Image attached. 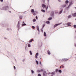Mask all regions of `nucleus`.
I'll list each match as a JSON object with an SVG mask.
<instances>
[{
  "mask_svg": "<svg viewBox=\"0 0 76 76\" xmlns=\"http://www.w3.org/2000/svg\"><path fill=\"white\" fill-rule=\"evenodd\" d=\"M42 7H43L44 9L45 8V9H46V10H48V6H47L46 5H45V4H42Z\"/></svg>",
  "mask_w": 76,
  "mask_h": 76,
  "instance_id": "f257e3e1",
  "label": "nucleus"
},
{
  "mask_svg": "<svg viewBox=\"0 0 76 76\" xmlns=\"http://www.w3.org/2000/svg\"><path fill=\"white\" fill-rule=\"evenodd\" d=\"M73 4V3L72 2H69V4L68 7H66V9H69L70 7L71 6H72V5Z\"/></svg>",
  "mask_w": 76,
  "mask_h": 76,
  "instance_id": "f03ea898",
  "label": "nucleus"
},
{
  "mask_svg": "<svg viewBox=\"0 0 76 76\" xmlns=\"http://www.w3.org/2000/svg\"><path fill=\"white\" fill-rule=\"evenodd\" d=\"M8 9H9V7H3L2 10H7Z\"/></svg>",
  "mask_w": 76,
  "mask_h": 76,
  "instance_id": "7ed1b4c3",
  "label": "nucleus"
},
{
  "mask_svg": "<svg viewBox=\"0 0 76 76\" xmlns=\"http://www.w3.org/2000/svg\"><path fill=\"white\" fill-rule=\"evenodd\" d=\"M62 24V23H59L58 24H56L54 26V27L56 28V27L57 26H58V25H61V24Z\"/></svg>",
  "mask_w": 76,
  "mask_h": 76,
  "instance_id": "20e7f679",
  "label": "nucleus"
},
{
  "mask_svg": "<svg viewBox=\"0 0 76 76\" xmlns=\"http://www.w3.org/2000/svg\"><path fill=\"white\" fill-rule=\"evenodd\" d=\"M20 21H18L17 26V27L18 28H20Z\"/></svg>",
  "mask_w": 76,
  "mask_h": 76,
  "instance_id": "39448f33",
  "label": "nucleus"
},
{
  "mask_svg": "<svg viewBox=\"0 0 76 76\" xmlns=\"http://www.w3.org/2000/svg\"><path fill=\"white\" fill-rule=\"evenodd\" d=\"M39 55V53H36L35 56V58H38V56Z\"/></svg>",
  "mask_w": 76,
  "mask_h": 76,
  "instance_id": "423d86ee",
  "label": "nucleus"
},
{
  "mask_svg": "<svg viewBox=\"0 0 76 76\" xmlns=\"http://www.w3.org/2000/svg\"><path fill=\"white\" fill-rule=\"evenodd\" d=\"M47 74L46 72H43V76H47Z\"/></svg>",
  "mask_w": 76,
  "mask_h": 76,
  "instance_id": "0eeeda50",
  "label": "nucleus"
},
{
  "mask_svg": "<svg viewBox=\"0 0 76 76\" xmlns=\"http://www.w3.org/2000/svg\"><path fill=\"white\" fill-rule=\"evenodd\" d=\"M72 23L70 22H68L67 23V25L68 26H71V24Z\"/></svg>",
  "mask_w": 76,
  "mask_h": 76,
  "instance_id": "6e6552de",
  "label": "nucleus"
},
{
  "mask_svg": "<svg viewBox=\"0 0 76 76\" xmlns=\"http://www.w3.org/2000/svg\"><path fill=\"white\" fill-rule=\"evenodd\" d=\"M72 16L74 17H76V13H74L72 14Z\"/></svg>",
  "mask_w": 76,
  "mask_h": 76,
  "instance_id": "1a4fd4ad",
  "label": "nucleus"
},
{
  "mask_svg": "<svg viewBox=\"0 0 76 76\" xmlns=\"http://www.w3.org/2000/svg\"><path fill=\"white\" fill-rule=\"evenodd\" d=\"M43 71V70L42 69L41 70H37V72L38 73H39V72H42V71Z\"/></svg>",
  "mask_w": 76,
  "mask_h": 76,
  "instance_id": "9d476101",
  "label": "nucleus"
},
{
  "mask_svg": "<svg viewBox=\"0 0 76 76\" xmlns=\"http://www.w3.org/2000/svg\"><path fill=\"white\" fill-rule=\"evenodd\" d=\"M31 13H34V12H35V11H34V9H31Z\"/></svg>",
  "mask_w": 76,
  "mask_h": 76,
  "instance_id": "9b49d317",
  "label": "nucleus"
},
{
  "mask_svg": "<svg viewBox=\"0 0 76 76\" xmlns=\"http://www.w3.org/2000/svg\"><path fill=\"white\" fill-rule=\"evenodd\" d=\"M36 28H37V31H39V26H36Z\"/></svg>",
  "mask_w": 76,
  "mask_h": 76,
  "instance_id": "f8f14e48",
  "label": "nucleus"
},
{
  "mask_svg": "<svg viewBox=\"0 0 76 76\" xmlns=\"http://www.w3.org/2000/svg\"><path fill=\"white\" fill-rule=\"evenodd\" d=\"M62 12H63V10H62L61 11H60L59 12L58 14H59V15H60V14H61L62 13Z\"/></svg>",
  "mask_w": 76,
  "mask_h": 76,
  "instance_id": "ddd939ff",
  "label": "nucleus"
},
{
  "mask_svg": "<svg viewBox=\"0 0 76 76\" xmlns=\"http://www.w3.org/2000/svg\"><path fill=\"white\" fill-rule=\"evenodd\" d=\"M54 12L53 11H52L51 12V15H52V16H53V15H54Z\"/></svg>",
  "mask_w": 76,
  "mask_h": 76,
  "instance_id": "4468645a",
  "label": "nucleus"
},
{
  "mask_svg": "<svg viewBox=\"0 0 76 76\" xmlns=\"http://www.w3.org/2000/svg\"><path fill=\"white\" fill-rule=\"evenodd\" d=\"M69 3V1H68V0L66 1L65 2V4H68V3Z\"/></svg>",
  "mask_w": 76,
  "mask_h": 76,
  "instance_id": "2eb2a0df",
  "label": "nucleus"
},
{
  "mask_svg": "<svg viewBox=\"0 0 76 76\" xmlns=\"http://www.w3.org/2000/svg\"><path fill=\"white\" fill-rule=\"evenodd\" d=\"M36 19L34 18L33 20L32 21L33 22H36Z\"/></svg>",
  "mask_w": 76,
  "mask_h": 76,
  "instance_id": "dca6fc26",
  "label": "nucleus"
},
{
  "mask_svg": "<svg viewBox=\"0 0 76 76\" xmlns=\"http://www.w3.org/2000/svg\"><path fill=\"white\" fill-rule=\"evenodd\" d=\"M71 17H72V15H69L68 16V19H69V18H71Z\"/></svg>",
  "mask_w": 76,
  "mask_h": 76,
  "instance_id": "f3484780",
  "label": "nucleus"
},
{
  "mask_svg": "<svg viewBox=\"0 0 76 76\" xmlns=\"http://www.w3.org/2000/svg\"><path fill=\"white\" fill-rule=\"evenodd\" d=\"M48 53L49 55H50V54H51V53H50V52L49 50L48 51Z\"/></svg>",
  "mask_w": 76,
  "mask_h": 76,
  "instance_id": "a211bd4d",
  "label": "nucleus"
},
{
  "mask_svg": "<svg viewBox=\"0 0 76 76\" xmlns=\"http://www.w3.org/2000/svg\"><path fill=\"white\" fill-rule=\"evenodd\" d=\"M62 60H63V61H67V60L68 59H67L66 58H64V59H63Z\"/></svg>",
  "mask_w": 76,
  "mask_h": 76,
  "instance_id": "6ab92c4d",
  "label": "nucleus"
},
{
  "mask_svg": "<svg viewBox=\"0 0 76 76\" xmlns=\"http://www.w3.org/2000/svg\"><path fill=\"white\" fill-rule=\"evenodd\" d=\"M46 23H47V24H50V21H46Z\"/></svg>",
  "mask_w": 76,
  "mask_h": 76,
  "instance_id": "aec40b11",
  "label": "nucleus"
},
{
  "mask_svg": "<svg viewBox=\"0 0 76 76\" xmlns=\"http://www.w3.org/2000/svg\"><path fill=\"white\" fill-rule=\"evenodd\" d=\"M55 72H52L51 73V74L53 75H55Z\"/></svg>",
  "mask_w": 76,
  "mask_h": 76,
  "instance_id": "412c9836",
  "label": "nucleus"
},
{
  "mask_svg": "<svg viewBox=\"0 0 76 76\" xmlns=\"http://www.w3.org/2000/svg\"><path fill=\"white\" fill-rule=\"evenodd\" d=\"M36 62L37 65H38V64H39V63H38V61H37V60H36Z\"/></svg>",
  "mask_w": 76,
  "mask_h": 76,
  "instance_id": "4be33fe9",
  "label": "nucleus"
},
{
  "mask_svg": "<svg viewBox=\"0 0 76 76\" xmlns=\"http://www.w3.org/2000/svg\"><path fill=\"white\" fill-rule=\"evenodd\" d=\"M66 6H67V5L66 4H65L63 5V7H66Z\"/></svg>",
  "mask_w": 76,
  "mask_h": 76,
  "instance_id": "5701e85b",
  "label": "nucleus"
},
{
  "mask_svg": "<svg viewBox=\"0 0 76 76\" xmlns=\"http://www.w3.org/2000/svg\"><path fill=\"white\" fill-rule=\"evenodd\" d=\"M47 36V35L46 34V33H45V32H44V37H46Z\"/></svg>",
  "mask_w": 76,
  "mask_h": 76,
  "instance_id": "b1692460",
  "label": "nucleus"
},
{
  "mask_svg": "<svg viewBox=\"0 0 76 76\" xmlns=\"http://www.w3.org/2000/svg\"><path fill=\"white\" fill-rule=\"evenodd\" d=\"M58 69H55V72H58Z\"/></svg>",
  "mask_w": 76,
  "mask_h": 76,
  "instance_id": "393cba45",
  "label": "nucleus"
},
{
  "mask_svg": "<svg viewBox=\"0 0 76 76\" xmlns=\"http://www.w3.org/2000/svg\"><path fill=\"white\" fill-rule=\"evenodd\" d=\"M30 55H32V51H31L30 50Z\"/></svg>",
  "mask_w": 76,
  "mask_h": 76,
  "instance_id": "a878e982",
  "label": "nucleus"
},
{
  "mask_svg": "<svg viewBox=\"0 0 76 76\" xmlns=\"http://www.w3.org/2000/svg\"><path fill=\"white\" fill-rule=\"evenodd\" d=\"M52 19V18L51 17L49 18H48L49 20H51Z\"/></svg>",
  "mask_w": 76,
  "mask_h": 76,
  "instance_id": "bb28decb",
  "label": "nucleus"
},
{
  "mask_svg": "<svg viewBox=\"0 0 76 76\" xmlns=\"http://www.w3.org/2000/svg\"><path fill=\"white\" fill-rule=\"evenodd\" d=\"M58 72H59V73H61V72H62V71H61V70H59L58 71Z\"/></svg>",
  "mask_w": 76,
  "mask_h": 76,
  "instance_id": "cd10ccee",
  "label": "nucleus"
},
{
  "mask_svg": "<svg viewBox=\"0 0 76 76\" xmlns=\"http://www.w3.org/2000/svg\"><path fill=\"white\" fill-rule=\"evenodd\" d=\"M41 11H42V12H43V13H45V10H41Z\"/></svg>",
  "mask_w": 76,
  "mask_h": 76,
  "instance_id": "c85d7f7f",
  "label": "nucleus"
},
{
  "mask_svg": "<svg viewBox=\"0 0 76 76\" xmlns=\"http://www.w3.org/2000/svg\"><path fill=\"white\" fill-rule=\"evenodd\" d=\"M31 72L32 74L33 73H34V71H33V70H31Z\"/></svg>",
  "mask_w": 76,
  "mask_h": 76,
  "instance_id": "c756f323",
  "label": "nucleus"
},
{
  "mask_svg": "<svg viewBox=\"0 0 76 76\" xmlns=\"http://www.w3.org/2000/svg\"><path fill=\"white\" fill-rule=\"evenodd\" d=\"M22 25V26H26V23L23 24Z\"/></svg>",
  "mask_w": 76,
  "mask_h": 76,
  "instance_id": "7c9ffc66",
  "label": "nucleus"
},
{
  "mask_svg": "<svg viewBox=\"0 0 76 76\" xmlns=\"http://www.w3.org/2000/svg\"><path fill=\"white\" fill-rule=\"evenodd\" d=\"M19 18L20 19H22L23 17L22 16H19Z\"/></svg>",
  "mask_w": 76,
  "mask_h": 76,
  "instance_id": "2f4dec72",
  "label": "nucleus"
},
{
  "mask_svg": "<svg viewBox=\"0 0 76 76\" xmlns=\"http://www.w3.org/2000/svg\"><path fill=\"white\" fill-rule=\"evenodd\" d=\"M28 47H31V45H30V44H28Z\"/></svg>",
  "mask_w": 76,
  "mask_h": 76,
  "instance_id": "473e14b6",
  "label": "nucleus"
},
{
  "mask_svg": "<svg viewBox=\"0 0 76 76\" xmlns=\"http://www.w3.org/2000/svg\"><path fill=\"white\" fill-rule=\"evenodd\" d=\"M45 26V24H44L43 26H42V28H44Z\"/></svg>",
  "mask_w": 76,
  "mask_h": 76,
  "instance_id": "72a5a7b5",
  "label": "nucleus"
},
{
  "mask_svg": "<svg viewBox=\"0 0 76 76\" xmlns=\"http://www.w3.org/2000/svg\"><path fill=\"white\" fill-rule=\"evenodd\" d=\"M74 27L75 28H76V25H74Z\"/></svg>",
  "mask_w": 76,
  "mask_h": 76,
  "instance_id": "f704fd0d",
  "label": "nucleus"
},
{
  "mask_svg": "<svg viewBox=\"0 0 76 76\" xmlns=\"http://www.w3.org/2000/svg\"><path fill=\"white\" fill-rule=\"evenodd\" d=\"M38 76H41V74H39L38 75Z\"/></svg>",
  "mask_w": 76,
  "mask_h": 76,
  "instance_id": "c9c22d12",
  "label": "nucleus"
},
{
  "mask_svg": "<svg viewBox=\"0 0 76 76\" xmlns=\"http://www.w3.org/2000/svg\"><path fill=\"white\" fill-rule=\"evenodd\" d=\"M36 19H37V20H38V17H37V16L36 17Z\"/></svg>",
  "mask_w": 76,
  "mask_h": 76,
  "instance_id": "e433bc0d",
  "label": "nucleus"
},
{
  "mask_svg": "<svg viewBox=\"0 0 76 76\" xmlns=\"http://www.w3.org/2000/svg\"><path fill=\"white\" fill-rule=\"evenodd\" d=\"M32 28H33V29H34L35 28V26H32Z\"/></svg>",
  "mask_w": 76,
  "mask_h": 76,
  "instance_id": "4c0bfd02",
  "label": "nucleus"
},
{
  "mask_svg": "<svg viewBox=\"0 0 76 76\" xmlns=\"http://www.w3.org/2000/svg\"><path fill=\"white\" fill-rule=\"evenodd\" d=\"M25 61V58H24L23 60V61Z\"/></svg>",
  "mask_w": 76,
  "mask_h": 76,
  "instance_id": "58836bf2",
  "label": "nucleus"
},
{
  "mask_svg": "<svg viewBox=\"0 0 76 76\" xmlns=\"http://www.w3.org/2000/svg\"><path fill=\"white\" fill-rule=\"evenodd\" d=\"M61 66H62V68H64V66H63V65H62Z\"/></svg>",
  "mask_w": 76,
  "mask_h": 76,
  "instance_id": "ea45409f",
  "label": "nucleus"
},
{
  "mask_svg": "<svg viewBox=\"0 0 76 76\" xmlns=\"http://www.w3.org/2000/svg\"><path fill=\"white\" fill-rule=\"evenodd\" d=\"M14 69H15V70L16 69V67H15V66H14Z\"/></svg>",
  "mask_w": 76,
  "mask_h": 76,
  "instance_id": "a19ab883",
  "label": "nucleus"
},
{
  "mask_svg": "<svg viewBox=\"0 0 76 76\" xmlns=\"http://www.w3.org/2000/svg\"><path fill=\"white\" fill-rule=\"evenodd\" d=\"M59 2H61V0H58Z\"/></svg>",
  "mask_w": 76,
  "mask_h": 76,
  "instance_id": "79ce46f5",
  "label": "nucleus"
},
{
  "mask_svg": "<svg viewBox=\"0 0 76 76\" xmlns=\"http://www.w3.org/2000/svg\"><path fill=\"white\" fill-rule=\"evenodd\" d=\"M31 41H34V39H31Z\"/></svg>",
  "mask_w": 76,
  "mask_h": 76,
  "instance_id": "37998d69",
  "label": "nucleus"
},
{
  "mask_svg": "<svg viewBox=\"0 0 76 76\" xmlns=\"http://www.w3.org/2000/svg\"><path fill=\"white\" fill-rule=\"evenodd\" d=\"M0 1L1 2H3V0H0Z\"/></svg>",
  "mask_w": 76,
  "mask_h": 76,
  "instance_id": "c03bdc74",
  "label": "nucleus"
},
{
  "mask_svg": "<svg viewBox=\"0 0 76 76\" xmlns=\"http://www.w3.org/2000/svg\"><path fill=\"white\" fill-rule=\"evenodd\" d=\"M39 64H41V61H39Z\"/></svg>",
  "mask_w": 76,
  "mask_h": 76,
  "instance_id": "a18cd8bd",
  "label": "nucleus"
},
{
  "mask_svg": "<svg viewBox=\"0 0 76 76\" xmlns=\"http://www.w3.org/2000/svg\"><path fill=\"white\" fill-rule=\"evenodd\" d=\"M25 23V22L24 21L23 22V24H24Z\"/></svg>",
  "mask_w": 76,
  "mask_h": 76,
  "instance_id": "49530a36",
  "label": "nucleus"
},
{
  "mask_svg": "<svg viewBox=\"0 0 76 76\" xmlns=\"http://www.w3.org/2000/svg\"><path fill=\"white\" fill-rule=\"evenodd\" d=\"M41 31L42 32H43V30H42V29H41Z\"/></svg>",
  "mask_w": 76,
  "mask_h": 76,
  "instance_id": "de8ad7c7",
  "label": "nucleus"
},
{
  "mask_svg": "<svg viewBox=\"0 0 76 76\" xmlns=\"http://www.w3.org/2000/svg\"><path fill=\"white\" fill-rule=\"evenodd\" d=\"M30 42H32V41L31 40H30L29 41Z\"/></svg>",
  "mask_w": 76,
  "mask_h": 76,
  "instance_id": "09e8293b",
  "label": "nucleus"
},
{
  "mask_svg": "<svg viewBox=\"0 0 76 76\" xmlns=\"http://www.w3.org/2000/svg\"><path fill=\"white\" fill-rule=\"evenodd\" d=\"M61 66H60V69H61Z\"/></svg>",
  "mask_w": 76,
  "mask_h": 76,
  "instance_id": "8fccbe9b",
  "label": "nucleus"
},
{
  "mask_svg": "<svg viewBox=\"0 0 76 76\" xmlns=\"http://www.w3.org/2000/svg\"><path fill=\"white\" fill-rule=\"evenodd\" d=\"M48 1L49 2V1H50V0H48Z\"/></svg>",
  "mask_w": 76,
  "mask_h": 76,
  "instance_id": "3c124183",
  "label": "nucleus"
},
{
  "mask_svg": "<svg viewBox=\"0 0 76 76\" xmlns=\"http://www.w3.org/2000/svg\"><path fill=\"white\" fill-rule=\"evenodd\" d=\"M33 15H34V16H35V14H33Z\"/></svg>",
  "mask_w": 76,
  "mask_h": 76,
  "instance_id": "603ef678",
  "label": "nucleus"
},
{
  "mask_svg": "<svg viewBox=\"0 0 76 76\" xmlns=\"http://www.w3.org/2000/svg\"><path fill=\"white\" fill-rule=\"evenodd\" d=\"M75 46L76 47V44H75Z\"/></svg>",
  "mask_w": 76,
  "mask_h": 76,
  "instance_id": "864d4df0",
  "label": "nucleus"
},
{
  "mask_svg": "<svg viewBox=\"0 0 76 76\" xmlns=\"http://www.w3.org/2000/svg\"><path fill=\"white\" fill-rule=\"evenodd\" d=\"M55 13H58V12H55Z\"/></svg>",
  "mask_w": 76,
  "mask_h": 76,
  "instance_id": "5fc2aeb1",
  "label": "nucleus"
},
{
  "mask_svg": "<svg viewBox=\"0 0 76 76\" xmlns=\"http://www.w3.org/2000/svg\"><path fill=\"white\" fill-rule=\"evenodd\" d=\"M10 13H11V11H10Z\"/></svg>",
  "mask_w": 76,
  "mask_h": 76,
  "instance_id": "6e6d98bb",
  "label": "nucleus"
},
{
  "mask_svg": "<svg viewBox=\"0 0 76 76\" xmlns=\"http://www.w3.org/2000/svg\"><path fill=\"white\" fill-rule=\"evenodd\" d=\"M25 50H26V47L25 48Z\"/></svg>",
  "mask_w": 76,
  "mask_h": 76,
  "instance_id": "4d7b16f0",
  "label": "nucleus"
},
{
  "mask_svg": "<svg viewBox=\"0 0 76 76\" xmlns=\"http://www.w3.org/2000/svg\"><path fill=\"white\" fill-rule=\"evenodd\" d=\"M53 76V75H51V76Z\"/></svg>",
  "mask_w": 76,
  "mask_h": 76,
  "instance_id": "13d9d810",
  "label": "nucleus"
},
{
  "mask_svg": "<svg viewBox=\"0 0 76 76\" xmlns=\"http://www.w3.org/2000/svg\"><path fill=\"white\" fill-rule=\"evenodd\" d=\"M75 20H76V18L75 19Z\"/></svg>",
  "mask_w": 76,
  "mask_h": 76,
  "instance_id": "bf43d9fd",
  "label": "nucleus"
},
{
  "mask_svg": "<svg viewBox=\"0 0 76 76\" xmlns=\"http://www.w3.org/2000/svg\"><path fill=\"white\" fill-rule=\"evenodd\" d=\"M75 9H76V7H75Z\"/></svg>",
  "mask_w": 76,
  "mask_h": 76,
  "instance_id": "052dcab7",
  "label": "nucleus"
}]
</instances>
